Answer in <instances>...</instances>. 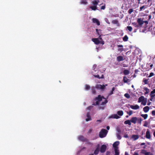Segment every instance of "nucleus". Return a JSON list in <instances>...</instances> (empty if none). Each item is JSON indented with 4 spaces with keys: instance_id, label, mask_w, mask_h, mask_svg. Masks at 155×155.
Returning a JSON list of instances; mask_svg holds the SVG:
<instances>
[{
    "instance_id": "63",
    "label": "nucleus",
    "mask_w": 155,
    "mask_h": 155,
    "mask_svg": "<svg viewBox=\"0 0 155 155\" xmlns=\"http://www.w3.org/2000/svg\"><path fill=\"white\" fill-rule=\"evenodd\" d=\"M100 44H101L103 45L104 44V41L103 40H102V41H100Z\"/></svg>"
},
{
    "instance_id": "44",
    "label": "nucleus",
    "mask_w": 155,
    "mask_h": 155,
    "mask_svg": "<svg viewBox=\"0 0 155 155\" xmlns=\"http://www.w3.org/2000/svg\"><path fill=\"white\" fill-rule=\"evenodd\" d=\"M147 103V99L146 98V100L145 101H142L141 102V104L145 106L146 105Z\"/></svg>"
},
{
    "instance_id": "47",
    "label": "nucleus",
    "mask_w": 155,
    "mask_h": 155,
    "mask_svg": "<svg viewBox=\"0 0 155 155\" xmlns=\"http://www.w3.org/2000/svg\"><path fill=\"white\" fill-rule=\"evenodd\" d=\"M117 137L118 140H120L121 138V137L119 134H117Z\"/></svg>"
},
{
    "instance_id": "34",
    "label": "nucleus",
    "mask_w": 155,
    "mask_h": 155,
    "mask_svg": "<svg viewBox=\"0 0 155 155\" xmlns=\"http://www.w3.org/2000/svg\"><path fill=\"white\" fill-rule=\"evenodd\" d=\"M132 24L135 27L137 28H139L140 27L138 24H137L136 23H132Z\"/></svg>"
},
{
    "instance_id": "49",
    "label": "nucleus",
    "mask_w": 155,
    "mask_h": 155,
    "mask_svg": "<svg viewBox=\"0 0 155 155\" xmlns=\"http://www.w3.org/2000/svg\"><path fill=\"white\" fill-rule=\"evenodd\" d=\"M127 113L129 114V116L131 115L133 113V111L131 110H130L129 112H127Z\"/></svg>"
},
{
    "instance_id": "41",
    "label": "nucleus",
    "mask_w": 155,
    "mask_h": 155,
    "mask_svg": "<svg viewBox=\"0 0 155 155\" xmlns=\"http://www.w3.org/2000/svg\"><path fill=\"white\" fill-rule=\"evenodd\" d=\"M124 96L127 98L129 99L130 97V95L128 93H126L124 94Z\"/></svg>"
},
{
    "instance_id": "46",
    "label": "nucleus",
    "mask_w": 155,
    "mask_h": 155,
    "mask_svg": "<svg viewBox=\"0 0 155 155\" xmlns=\"http://www.w3.org/2000/svg\"><path fill=\"white\" fill-rule=\"evenodd\" d=\"M133 11V10L132 8L130 9L128 11V13L129 14H130Z\"/></svg>"
},
{
    "instance_id": "8",
    "label": "nucleus",
    "mask_w": 155,
    "mask_h": 155,
    "mask_svg": "<svg viewBox=\"0 0 155 155\" xmlns=\"http://www.w3.org/2000/svg\"><path fill=\"white\" fill-rule=\"evenodd\" d=\"M92 41L96 45H98L100 43V41L98 38H93L92 39Z\"/></svg>"
},
{
    "instance_id": "9",
    "label": "nucleus",
    "mask_w": 155,
    "mask_h": 155,
    "mask_svg": "<svg viewBox=\"0 0 155 155\" xmlns=\"http://www.w3.org/2000/svg\"><path fill=\"white\" fill-rule=\"evenodd\" d=\"M146 137L147 138L150 139L151 138L150 131L149 129H147L146 132Z\"/></svg>"
},
{
    "instance_id": "64",
    "label": "nucleus",
    "mask_w": 155,
    "mask_h": 155,
    "mask_svg": "<svg viewBox=\"0 0 155 155\" xmlns=\"http://www.w3.org/2000/svg\"><path fill=\"white\" fill-rule=\"evenodd\" d=\"M110 152L108 151L106 152V155H110Z\"/></svg>"
},
{
    "instance_id": "20",
    "label": "nucleus",
    "mask_w": 155,
    "mask_h": 155,
    "mask_svg": "<svg viewBox=\"0 0 155 155\" xmlns=\"http://www.w3.org/2000/svg\"><path fill=\"white\" fill-rule=\"evenodd\" d=\"M95 88L93 86L91 87L92 92L93 94H96V92L95 89Z\"/></svg>"
},
{
    "instance_id": "42",
    "label": "nucleus",
    "mask_w": 155,
    "mask_h": 155,
    "mask_svg": "<svg viewBox=\"0 0 155 155\" xmlns=\"http://www.w3.org/2000/svg\"><path fill=\"white\" fill-rule=\"evenodd\" d=\"M107 85V84H106L105 85H101V87L100 89H101L103 90H104V89H105L106 86Z\"/></svg>"
},
{
    "instance_id": "60",
    "label": "nucleus",
    "mask_w": 155,
    "mask_h": 155,
    "mask_svg": "<svg viewBox=\"0 0 155 155\" xmlns=\"http://www.w3.org/2000/svg\"><path fill=\"white\" fill-rule=\"evenodd\" d=\"M152 114L153 115H155V110H153L152 111Z\"/></svg>"
},
{
    "instance_id": "39",
    "label": "nucleus",
    "mask_w": 155,
    "mask_h": 155,
    "mask_svg": "<svg viewBox=\"0 0 155 155\" xmlns=\"http://www.w3.org/2000/svg\"><path fill=\"white\" fill-rule=\"evenodd\" d=\"M105 99L104 101L102 102L101 104V105L105 106L104 105L108 102V101L106 99Z\"/></svg>"
},
{
    "instance_id": "45",
    "label": "nucleus",
    "mask_w": 155,
    "mask_h": 155,
    "mask_svg": "<svg viewBox=\"0 0 155 155\" xmlns=\"http://www.w3.org/2000/svg\"><path fill=\"white\" fill-rule=\"evenodd\" d=\"M105 106L101 105L99 107V109L104 110L105 108Z\"/></svg>"
},
{
    "instance_id": "38",
    "label": "nucleus",
    "mask_w": 155,
    "mask_h": 155,
    "mask_svg": "<svg viewBox=\"0 0 155 155\" xmlns=\"http://www.w3.org/2000/svg\"><path fill=\"white\" fill-rule=\"evenodd\" d=\"M99 150L96 149L94 152V154L95 155H97L99 153Z\"/></svg>"
},
{
    "instance_id": "54",
    "label": "nucleus",
    "mask_w": 155,
    "mask_h": 155,
    "mask_svg": "<svg viewBox=\"0 0 155 155\" xmlns=\"http://www.w3.org/2000/svg\"><path fill=\"white\" fill-rule=\"evenodd\" d=\"M105 20L106 22L108 24H110V22H109L107 18H105Z\"/></svg>"
},
{
    "instance_id": "7",
    "label": "nucleus",
    "mask_w": 155,
    "mask_h": 155,
    "mask_svg": "<svg viewBox=\"0 0 155 155\" xmlns=\"http://www.w3.org/2000/svg\"><path fill=\"white\" fill-rule=\"evenodd\" d=\"M129 105L130 106V107L132 109L137 110L139 108V106L137 104H136L135 105L129 104Z\"/></svg>"
},
{
    "instance_id": "51",
    "label": "nucleus",
    "mask_w": 155,
    "mask_h": 155,
    "mask_svg": "<svg viewBox=\"0 0 155 155\" xmlns=\"http://www.w3.org/2000/svg\"><path fill=\"white\" fill-rule=\"evenodd\" d=\"M154 73L153 72H151L150 73V75L148 76L149 78L153 76L154 75Z\"/></svg>"
},
{
    "instance_id": "32",
    "label": "nucleus",
    "mask_w": 155,
    "mask_h": 155,
    "mask_svg": "<svg viewBox=\"0 0 155 155\" xmlns=\"http://www.w3.org/2000/svg\"><path fill=\"white\" fill-rule=\"evenodd\" d=\"M112 23L114 24H119V23L118 22V21L116 19L112 21Z\"/></svg>"
},
{
    "instance_id": "58",
    "label": "nucleus",
    "mask_w": 155,
    "mask_h": 155,
    "mask_svg": "<svg viewBox=\"0 0 155 155\" xmlns=\"http://www.w3.org/2000/svg\"><path fill=\"white\" fill-rule=\"evenodd\" d=\"M105 8V5L102 6L101 7V9L102 10H104Z\"/></svg>"
},
{
    "instance_id": "33",
    "label": "nucleus",
    "mask_w": 155,
    "mask_h": 155,
    "mask_svg": "<svg viewBox=\"0 0 155 155\" xmlns=\"http://www.w3.org/2000/svg\"><path fill=\"white\" fill-rule=\"evenodd\" d=\"M147 151L146 150L144 149H142L141 150L140 153L141 154H144L145 155H146Z\"/></svg>"
},
{
    "instance_id": "53",
    "label": "nucleus",
    "mask_w": 155,
    "mask_h": 155,
    "mask_svg": "<svg viewBox=\"0 0 155 155\" xmlns=\"http://www.w3.org/2000/svg\"><path fill=\"white\" fill-rule=\"evenodd\" d=\"M148 125V123L147 121H145L143 126L144 127H147Z\"/></svg>"
},
{
    "instance_id": "21",
    "label": "nucleus",
    "mask_w": 155,
    "mask_h": 155,
    "mask_svg": "<svg viewBox=\"0 0 155 155\" xmlns=\"http://www.w3.org/2000/svg\"><path fill=\"white\" fill-rule=\"evenodd\" d=\"M115 154V155H119V150L118 148L114 149Z\"/></svg>"
},
{
    "instance_id": "10",
    "label": "nucleus",
    "mask_w": 155,
    "mask_h": 155,
    "mask_svg": "<svg viewBox=\"0 0 155 155\" xmlns=\"http://www.w3.org/2000/svg\"><path fill=\"white\" fill-rule=\"evenodd\" d=\"M124 60L125 58H124L123 57L121 56H119L117 57V60L118 62H120Z\"/></svg>"
},
{
    "instance_id": "43",
    "label": "nucleus",
    "mask_w": 155,
    "mask_h": 155,
    "mask_svg": "<svg viewBox=\"0 0 155 155\" xmlns=\"http://www.w3.org/2000/svg\"><path fill=\"white\" fill-rule=\"evenodd\" d=\"M127 28L130 31H131L132 30V27L130 26H128L127 27Z\"/></svg>"
},
{
    "instance_id": "5",
    "label": "nucleus",
    "mask_w": 155,
    "mask_h": 155,
    "mask_svg": "<svg viewBox=\"0 0 155 155\" xmlns=\"http://www.w3.org/2000/svg\"><path fill=\"white\" fill-rule=\"evenodd\" d=\"M103 98L105 99V98L104 96H101L100 95H98L97 97H96L95 98V100H97L100 102V101H102V99Z\"/></svg>"
},
{
    "instance_id": "40",
    "label": "nucleus",
    "mask_w": 155,
    "mask_h": 155,
    "mask_svg": "<svg viewBox=\"0 0 155 155\" xmlns=\"http://www.w3.org/2000/svg\"><path fill=\"white\" fill-rule=\"evenodd\" d=\"M90 86L88 84H86L85 85V89L87 90H89L90 89Z\"/></svg>"
},
{
    "instance_id": "48",
    "label": "nucleus",
    "mask_w": 155,
    "mask_h": 155,
    "mask_svg": "<svg viewBox=\"0 0 155 155\" xmlns=\"http://www.w3.org/2000/svg\"><path fill=\"white\" fill-rule=\"evenodd\" d=\"M101 86V84H97L96 86L95 87L97 89H100Z\"/></svg>"
},
{
    "instance_id": "62",
    "label": "nucleus",
    "mask_w": 155,
    "mask_h": 155,
    "mask_svg": "<svg viewBox=\"0 0 155 155\" xmlns=\"http://www.w3.org/2000/svg\"><path fill=\"white\" fill-rule=\"evenodd\" d=\"M124 137L126 138H128V136L127 134H125L124 135Z\"/></svg>"
},
{
    "instance_id": "15",
    "label": "nucleus",
    "mask_w": 155,
    "mask_h": 155,
    "mask_svg": "<svg viewBox=\"0 0 155 155\" xmlns=\"http://www.w3.org/2000/svg\"><path fill=\"white\" fill-rule=\"evenodd\" d=\"M87 118L86 119V120L87 121H88L89 120H91V116H90L89 112H87Z\"/></svg>"
},
{
    "instance_id": "57",
    "label": "nucleus",
    "mask_w": 155,
    "mask_h": 155,
    "mask_svg": "<svg viewBox=\"0 0 155 155\" xmlns=\"http://www.w3.org/2000/svg\"><path fill=\"white\" fill-rule=\"evenodd\" d=\"M92 106H90L87 107V109L88 110H91V109L93 107Z\"/></svg>"
},
{
    "instance_id": "50",
    "label": "nucleus",
    "mask_w": 155,
    "mask_h": 155,
    "mask_svg": "<svg viewBox=\"0 0 155 155\" xmlns=\"http://www.w3.org/2000/svg\"><path fill=\"white\" fill-rule=\"evenodd\" d=\"M85 142H86V143L88 144H89V145H92V143L90 142V141H89L87 139V141H85Z\"/></svg>"
},
{
    "instance_id": "3",
    "label": "nucleus",
    "mask_w": 155,
    "mask_h": 155,
    "mask_svg": "<svg viewBox=\"0 0 155 155\" xmlns=\"http://www.w3.org/2000/svg\"><path fill=\"white\" fill-rule=\"evenodd\" d=\"M78 139L79 140L83 142H84L85 141H87V138L84 137L82 135L79 136L78 137Z\"/></svg>"
},
{
    "instance_id": "22",
    "label": "nucleus",
    "mask_w": 155,
    "mask_h": 155,
    "mask_svg": "<svg viewBox=\"0 0 155 155\" xmlns=\"http://www.w3.org/2000/svg\"><path fill=\"white\" fill-rule=\"evenodd\" d=\"M130 120H125L124 122V124H128V125L130 126L131 125V123Z\"/></svg>"
},
{
    "instance_id": "31",
    "label": "nucleus",
    "mask_w": 155,
    "mask_h": 155,
    "mask_svg": "<svg viewBox=\"0 0 155 155\" xmlns=\"http://www.w3.org/2000/svg\"><path fill=\"white\" fill-rule=\"evenodd\" d=\"M115 87H113L112 88V89L111 91L110 92V93L109 94V95H110L113 94H114V91L115 90Z\"/></svg>"
},
{
    "instance_id": "30",
    "label": "nucleus",
    "mask_w": 155,
    "mask_h": 155,
    "mask_svg": "<svg viewBox=\"0 0 155 155\" xmlns=\"http://www.w3.org/2000/svg\"><path fill=\"white\" fill-rule=\"evenodd\" d=\"M147 7V5H143L141 7H140V11H141L143 10V9H144L145 8H146Z\"/></svg>"
},
{
    "instance_id": "18",
    "label": "nucleus",
    "mask_w": 155,
    "mask_h": 155,
    "mask_svg": "<svg viewBox=\"0 0 155 155\" xmlns=\"http://www.w3.org/2000/svg\"><path fill=\"white\" fill-rule=\"evenodd\" d=\"M145 98L143 96H141L138 99V102H141L144 101V100Z\"/></svg>"
},
{
    "instance_id": "6",
    "label": "nucleus",
    "mask_w": 155,
    "mask_h": 155,
    "mask_svg": "<svg viewBox=\"0 0 155 155\" xmlns=\"http://www.w3.org/2000/svg\"><path fill=\"white\" fill-rule=\"evenodd\" d=\"M150 96L151 98L150 99V100L151 101H152V98L155 97V89H154L151 92L150 94Z\"/></svg>"
},
{
    "instance_id": "26",
    "label": "nucleus",
    "mask_w": 155,
    "mask_h": 155,
    "mask_svg": "<svg viewBox=\"0 0 155 155\" xmlns=\"http://www.w3.org/2000/svg\"><path fill=\"white\" fill-rule=\"evenodd\" d=\"M128 37L127 35H125L123 38V41H127L128 40Z\"/></svg>"
},
{
    "instance_id": "23",
    "label": "nucleus",
    "mask_w": 155,
    "mask_h": 155,
    "mask_svg": "<svg viewBox=\"0 0 155 155\" xmlns=\"http://www.w3.org/2000/svg\"><path fill=\"white\" fill-rule=\"evenodd\" d=\"M123 73L124 75H127L130 73V71L128 70L125 69L123 71Z\"/></svg>"
},
{
    "instance_id": "36",
    "label": "nucleus",
    "mask_w": 155,
    "mask_h": 155,
    "mask_svg": "<svg viewBox=\"0 0 155 155\" xmlns=\"http://www.w3.org/2000/svg\"><path fill=\"white\" fill-rule=\"evenodd\" d=\"M141 116L143 117L144 119H146L148 117V115L147 114H142L141 115Z\"/></svg>"
},
{
    "instance_id": "25",
    "label": "nucleus",
    "mask_w": 155,
    "mask_h": 155,
    "mask_svg": "<svg viewBox=\"0 0 155 155\" xmlns=\"http://www.w3.org/2000/svg\"><path fill=\"white\" fill-rule=\"evenodd\" d=\"M129 80V79H127L126 76H124L123 81L124 83H127Z\"/></svg>"
},
{
    "instance_id": "59",
    "label": "nucleus",
    "mask_w": 155,
    "mask_h": 155,
    "mask_svg": "<svg viewBox=\"0 0 155 155\" xmlns=\"http://www.w3.org/2000/svg\"><path fill=\"white\" fill-rule=\"evenodd\" d=\"M122 65L123 67H128V65L125 64L123 63L122 64Z\"/></svg>"
},
{
    "instance_id": "37",
    "label": "nucleus",
    "mask_w": 155,
    "mask_h": 155,
    "mask_svg": "<svg viewBox=\"0 0 155 155\" xmlns=\"http://www.w3.org/2000/svg\"><path fill=\"white\" fill-rule=\"evenodd\" d=\"M97 5H94L93 6H91L90 8H91L93 10H95L97 9Z\"/></svg>"
},
{
    "instance_id": "52",
    "label": "nucleus",
    "mask_w": 155,
    "mask_h": 155,
    "mask_svg": "<svg viewBox=\"0 0 155 155\" xmlns=\"http://www.w3.org/2000/svg\"><path fill=\"white\" fill-rule=\"evenodd\" d=\"M146 155H153V154L150 152H147Z\"/></svg>"
},
{
    "instance_id": "4",
    "label": "nucleus",
    "mask_w": 155,
    "mask_h": 155,
    "mask_svg": "<svg viewBox=\"0 0 155 155\" xmlns=\"http://www.w3.org/2000/svg\"><path fill=\"white\" fill-rule=\"evenodd\" d=\"M137 21L140 27L142 26L144 24L143 21L141 18H138L137 20Z\"/></svg>"
},
{
    "instance_id": "28",
    "label": "nucleus",
    "mask_w": 155,
    "mask_h": 155,
    "mask_svg": "<svg viewBox=\"0 0 155 155\" xmlns=\"http://www.w3.org/2000/svg\"><path fill=\"white\" fill-rule=\"evenodd\" d=\"M111 117L117 119L119 118L120 117L118 116L117 114H114L111 116Z\"/></svg>"
},
{
    "instance_id": "13",
    "label": "nucleus",
    "mask_w": 155,
    "mask_h": 155,
    "mask_svg": "<svg viewBox=\"0 0 155 155\" xmlns=\"http://www.w3.org/2000/svg\"><path fill=\"white\" fill-rule=\"evenodd\" d=\"M92 21L93 23H96L97 25H100V21L97 19L93 18Z\"/></svg>"
},
{
    "instance_id": "14",
    "label": "nucleus",
    "mask_w": 155,
    "mask_h": 155,
    "mask_svg": "<svg viewBox=\"0 0 155 155\" xmlns=\"http://www.w3.org/2000/svg\"><path fill=\"white\" fill-rule=\"evenodd\" d=\"M139 138V136L137 135H133L131 136V138L133 139L134 140H136L138 139Z\"/></svg>"
},
{
    "instance_id": "24",
    "label": "nucleus",
    "mask_w": 155,
    "mask_h": 155,
    "mask_svg": "<svg viewBox=\"0 0 155 155\" xmlns=\"http://www.w3.org/2000/svg\"><path fill=\"white\" fill-rule=\"evenodd\" d=\"M143 89L146 91L144 93V94L146 95L148 93L149 91V89L146 87H143Z\"/></svg>"
},
{
    "instance_id": "2",
    "label": "nucleus",
    "mask_w": 155,
    "mask_h": 155,
    "mask_svg": "<svg viewBox=\"0 0 155 155\" xmlns=\"http://www.w3.org/2000/svg\"><path fill=\"white\" fill-rule=\"evenodd\" d=\"M107 149V146L106 145L103 144L101 145L100 148V151L101 153L105 152Z\"/></svg>"
},
{
    "instance_id": "12",
    "label": "nucleus",
    "mask_w": 155,
    "mask_h": 155,
    "mask_svg": "<svg viewBox=\"0 0 155 155\" xmlns=\"http://www.w3.org/2000/svg\"><path fill=\"white\" fill-rule=\"evenodd\" d=\"M137 120V118L135 117H132L130 120L131 122L134 123V124H135L136 123Z\"/></svg>"
},
{
    "instance_id": "19",
    "label": "nucleus",
    "mask_w": 155,
    "mask_h": 155,
    "mask_svg": "<svg viewBox=\"0 0 155 155\" xmlns=\"http://www.w3.org/2000/svg\"><path fill=\"white\" fill-rule=\"evenodd\" d=\"M143 110L145 113H147L148 111L149 110V107L148 106H147L143 108Z\"/></svg>"
},
{
    "instance_id": "16",
    "label": "nucleus",
    "mask_w": 155,
    "mask_h": 155,
    "mask_svg": "<svg viewBox=\"0 0 155 155\" xmlns=\"http://www.w3.org/2000/svg\"><path fill=\"white\" fill-rule=\"evenodd\" d=\"M87 3L86 0H81L80 2V4L81 5L83 4L85 5L87 4Z\"/></svg>"
},
{
    "instance_id": "17",
    "label": "nucleus",
    "mask_w": 155,
    "mask_h": 155,
    "mask_svg": "<svg viewBox=\"0 0 155 155\" xmlns=\"http://www.w3.org/2000/svg\"><path fill=\"white\" fill-rule=\"evenodd\" d=\"M117 47L119 48H119L118 49V51H119L122 52L123 51V46L122 45H118Z\"/></svg>"
},
{
    "instance_id": "61",
    "label": "nucleus",
    "mask_w": 155,
    "mask_h": 155,
    "mask_svg": "<svg viewBox=\"0 0 155 155\" xmlns=\"http://www.w3.org/2000/svg\"><path fill=\"white\" fill-rule=\"evenodd\" d=\"M96 104L97 105H98L100 103V102L97 100L95 102Z\"/></svg>"
},
{
    "instance_id": "1",
    "label": "nucleus",
    "mask_w": 155,
    "mask_h": 155,
    "mask_svg": "<svg viewBox=\"0 0 155 155\" xmlns=\"http://www.w3.org/2000/svg\"><path fill=\"white\" fill-rule=\"evenodd\" d=\"M108 131L106 129H102L99 133V136L102 138L105 137L107 135Z\"/></svg>"
},
{
    "instance_id": "11",
    "label": "nucleus",
    "mask_w": 155,
    "mask_h": 155,
    "mask_svg": "<svg viewBox=\"0 0 155 155\" xmlns=\"http://www.w3.org/2000/svg\"><path fill=\"white\" fill-rule=\"evenodd\" d=\"M119 142L118 141H117L115 142L113 144V147L114 148V149H116L117 148H118V147H117V146L119 145Z\"/></svg>"
},
{
    "instance_id": "56",
    "label": "nucleus",
    "mask_w": 155,
    "mask_h": 155,
    "mask_svg": "<svg viewBox=\"0 0 155 155\" xmlns=\"http://www.w3.org/2000/svg\"><path fill=\"white\" fill-rule=\"evenodd\" d=\"M142 120V119L141 118H140L138 120V123L139 124H140L141 123Z\"/></svg>"
},
{
    "instance_id": "55",
    "label": "nucleus",
    "mask_w": 155,
    "mask_h": 155,
    "mask_svg": "<svg viewBox=\"0 0 155 155\" xmlns=\"http://www.w3.org/2000/svg\"><path fill=\"white\" fill-rule=\"evenodd\" d=\"M94 76L95 78H96L99 79L100 78V77L99 75L98 74L96 75H94Z\"/></svg>"
},
{
    "instance_id": "29",
    "label": "nucleus",
    "mask_w": 155,
    "mask_h": 155,
    "mask_svg": "<svg viewBox=\"0 0 155 155\" xmlns=\"http://www.w3.org/2000/svg\"><path fill=\"white\" fill-rule=\"evenodd\" d=\"M117 114L120 116H122L123 115V112L122 110H119L117 112Z\"/></svg>"
},
{
    "instance_id": "27",
    "label": "nucleus",
    "mask_w": 155,
    "mask_h": 155,
    "mask_svg": "<svg viewBox=\"0 0 155 155\" xmlns=\"http://www.w3.org/2000/svg\"><path fill=\"white\" fill-rule=\"evenodd\" d=\"M94 1L92 2V3L94 5H97L98 3L99 2V0H93Z\"/></svg>"
},
{
    "instance_id": "35",
    "label": "nucleus",
    "mask_w": 155,
    "mask_h": 155,
    "mask_svg": "<svg viewBox=\"0 0 155 155\" xmlns=\"http://www.w3.org/2000/svg\"><path fill=\"white\" fill-rule=\"evenodd\" d=\"M148 79H146L144 78L143 79V82L144 83V84H147L148 83Z\"/></svg>"
}]
</instances>
